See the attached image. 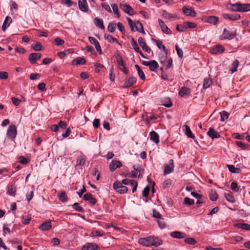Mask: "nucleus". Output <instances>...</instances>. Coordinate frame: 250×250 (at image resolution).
Returning a JSON list of instances; mask_svg holds the SVG:
<instances>
[{"mask_svg":"<svg viewBox=\"0 0 250 250\" xmlns=\"http://www.w3.org/2000/svg\"><path fill=\"white\" fill-rule=\"evenodd\" d=\"M138 243L140 245L147 247L151 246L157 247L162 245L163 241L157 237L149 236L146 237L140 238Z\"/></svg>","mask_w":250,"mask_h":250,"instance_id":"obj_1","label":"nucleus"},{"mask_svg":"<svg viewBox=\"0 0 250 250\" xmlns=\"http://www.w3.org/2000/svg\"><path fill=\"white\" fill-rule=\"evenodd\" d=\"M113 188L117 192L121 194L125 193L128 190L127 188L123 186L122 183L119 181H116L113 184Z\"/></svg>","mask_w":250,"mask_h":250,"instance_id":"obj_2","label":"nucleus"},{"mask_svg":"<svg viewBox=\"0 0 250 250\" xmlns=\"http://www.w3.org/2000/svg\"><path fill=\"white\" fill-rule=\"evenodd\" d=\"M119 7L124 12L130 16L135 14L134 10L129 5L125 3H121L119 5Z\"/></svg>","mask_w":250,"mask_h":250,"instance_id":"obj_3","label":"nucleus"},{"mask_svg":"<svg viewBox=\"0 0 250 250\" xmlns=\"http://www.w3.org/2000/svg\"><path fill=\"white\" fill-rule=\"evenodd\" d=\"M6 134L10 139H14L17 135V128L16 126L15 125H9Z\"/></svg>","mask_w":250,"mask_h":250,"instance_id":"obj_4","label":"nucleus"},{"mask_svg":"<svg viewBox=\"0 0 250 250\" xmlns=\"http://www.w3.org/2000/svg\"><path fill=\"white\" fill-rule=\"evenodd\" d=\"M202 21L205 22H208L213 25L216 24L219 21V19L215 16H204L202 18Z\"/></svg>","mask_w":250,"mask_h":250,"instance_id":"obj_5","label":"nucleus"},{"mask_svg":"<svg viewBox=\"0 0 250 250\" xmlns=\"http://www.w3.org/2000/svg\"><path fill=\"white\" fill-rule=\"evenodd\" d=\"M236 36V34L232 32H231L228 29L225 28L223 31V33L222 35L221 39L225 40L229 39L231 40L234 38Z\"/></svg>","mask_w":250,"mask_h":250,"instance_id":"obj_6","label":"nucleus"},{"mask_svg":"<svg viewBox=\"0 0 250 250\" xmlns=\"http://www.w3.org/2000/svg\"><path fill=\"white\" fill-rule=\"evenodd\" d=\"M127 21L128 22V24L132 31H138L140 28L139 25L138 23H141L139 21H137L134 23L133 21L129 18H127Z\"/></svg>","mask_w":250,"mask_h":250,"instance_id":"obj_7","label":"nucleus"},{"mask_svg":"<svg viewBox=\"0 0 250 250\" xmlns=\"http://www.w3.org/2000/svg\"><path fill=\"white\" fill-rule=\"evenodd\" d=\"M42 57L41 53H32L29 54L28 60L32 64H35Z\"/></svg>","mask_w":250,"mask_h":250,"instance_id":"obj_8","label":"nucleus"},{"mask_svg":"<svg viewBox=\"0 0 250 250\" xmlns=\"http://www.w3.org/2000/svg\"><path fill=\"white\" fill-rule=\"evenodd\" d=\"M88 40H89V42L91 44L95 45L97 51L100 54H102V51L100 43L98 42V41L96 40V39H95V38L92 37H89Z\"/></svg>","mask_w":250,"mask_h":250,"instance_id":"obj_9","label":"nucleus"},{"mask_svg":"<svg viewBox=\"0 0 250 250\" xmlns=\"http://www.w3.org/2000/svg\"><path fill=\"white\" fill-rule=\"evenodd\" d=\"M158 22L163 32L168 35H170L172 33L171 30L161 19H158Z\"/></svg>","mask_w":250,"mask_h":250,"instance_id":"obj_10","label":"nucleus"},{"mask_svg":"<svg viewBox=\"0 0 250 250\" xmlns=\"http://www.w3.org/2000/svg\"><path fill=\"white\" fill-rule=\"evenodd\" d=\"M222 16L225 19H228L230 21H235L240 19L241 16L239 14L236 13L228 14L225 13L222 15Z\"/></svg>","mask_w":250,"mask_h":250,"instance_id":"obj_11","label":"nucleus"},{"mask_svg":"<svg viewBox=\"0 0 250 250\" xmlns=\"http://www.w3.org/2000/svg\"><path fill=\"white\" fill-rule=\"evenodd\" d=\"M138 43L143 49L147 53H150L151 52V49L146 45L142 37H140L138 38Z\"/></svg>","mask_w":250,"mask_h":250,"instance_id":"obj_12","label":"nucleus"},{"mask_svg":"<svg viewBox=\"0 0 250 250\" xmlns=\"http://www.w3.org/2000/svg\"><path fill=\"white\" fill-rule=\"evenodd\" d=\"M225 50V47L221 45H216L210 49V52L213 54L222 53Z\"/></svg>","mask_w":250,"mask_h":250,"instance_id":"obj_13","label":"nucleus"},{"mask_svg":"<svg viewBox=\"0 0 250 250\" xmlns=\"http://www.w3.org/2000/svg\"><path fill=\"white\" fill-rule=\"evenodd\" d=\"M78 5L81 11L85 12L88 11V7L86 0H79Z\"/></svg>","mask_w":250,"mask_h":250,"instance_id":"obj_14","label":"nucleus"},{"mask_svg":"<svg viewBox=\"0 0 250 250\" xmlns=\"http://www.w3.org/2000/svg\"><path fill=\"white\" fill-rule=\"evenodd\" d=\"M182 9L183 13L187 16H190L194 17L196 15V13L195 11L191 7L184 6Z\"/></svg>","mask_w":250,"mask_h":250,"instance_id":"obj_15","label":"nucleus"},{"mask_svg":"<svg viewBox=\"0 0 250 250\" xmlns=\"http://www.w3.org/2000/svg\"><path fill=\"white\" fill-rule=\"evenodd\" d=\"M170 236L177 239H183L187 237V234L183 232L174 231L170 233Z\"/></svg>","mask_w":250,"mask_h":250,"instance_id":"obj_16","label":"nucleus"},{"mask_svg":"<svg viewBox=\"0 0 250 250\" xmlns=\"http://www.w3.org/2000/svg\"><path fill=\"white\" fill-rule=\"evenodd\" d=\"M174 170V162L172 159L169 161V165H166L165 167V174H169Z\"/></svg>","mask_w":250,"mask_h":250,"instance_id":"obj_17","label":"nucleus"},{"mask_svg":"<svg viewBox=\"0 0 250 250\" xmlns=\"http://www.w3.org/2000/svg\"><path fill=\"white\" fill-rule=\"evenodd\" d=\"M98 249L99 247L97 244L88 243L83 246L82 250H98Z\"/></svg>","mask_w":250,"mask_h":250,"instance_id":"obj_18","label":"nucleus"},{"mask_svg":"<svg viewBox=\"0 0 250 250\" xmlns=\"http://www.w3.org/2000/svg\"><path fill=\"white\" fill-rule=\"evenodd\" d=\"M207 134L212 139H214L215 138H219L220 137V135L219 133L215 131L214 129L212 127H210L209 128L208 131L207 132Z\"/></svg>","mask_w":250,"mask_h":250,"instance_id":"obj_19","label":"nucleus"},{"mask_svg":"<svg viewBox=\"0 0 250 250\" xmlns=\"http://www.w3.org/2000/svg\"><path fill=\"white\" fill-rule=\"evenodd\" d=\"M136 82V79L135 77H131L126 80L123 85V87L124 88H128L131 86Z\"/></svg>","mask_w":250,"mask_h":250,"instance_id":"obj_20","label":"nucleus"},{"mask_svg":"<svg viewBox=\"0 0 250 250\" xmlns=\"http://www.w3.org/2000/svg\"><path fill=\"white\" fill-rule=\"evenodd\" d=\"M122 163L119 161L113 160L109 165L110 170L114 171L116 168L121 167Z\"/></svg>","mask_w":250,"mask_h":250,"instance_id":"obj_21","label":"nucleus"},{"mask_svg":"<svg viewBox=\"0 0 250 250\" xmlns=\"http://www.w3.org/2000/svg\"><path fill=\"white\" fill-rule=\"evenodd\" d=\"M117 62L120 70L123 72L125 74H127L128 70L126 68L122 58H121L120 59H118Z\"/></svg>","mask_w":250,"mask_h":250,"instance_id":"obj_22","label":"nucleus"},{"mask_svg":"<svg viewBox=\"0 0 250 250\" xmlns=\"http://www.w3.org/2000/svg\"><path fill=\"white\" fill-rule=\"evenodd\" d=\"M93 22L97 28L101 29H104L105 28L103 23V21L102 19H100L98 17H96L94 19Z\"/></svg>","mask_w":250,"mask_h":250,"instance_id":"obj_23","label":"nucleus"},{"mask_svg":"<svg viewBox=\"0 0 250 250\" xmlns=\"http://www.w3.org/2000/svg\"><path fill=\"white\" fill-rule=\"evenodd\" d=\"M250 11V4L244 3L242 4L239 2V12H246Z\"/></svg>","mask_w":250,"mask_h":250,"instance_id":"obj_24","label":"nucleus"},{"mask_svg":"<svg viewBox=\"0 0 250 250\" xmlns=\"http://www.w3.org/2000/svg\"><path fill=\"white\" fill-rule=\"evenodd\" d=\"M150 138L151 141L156 144L159 143V135L154 131H152L150 133Z\"/></svg>","mask_w":250,"mask_h":250,"instance_id":"obj_25","label":"nucleus"},{"mask_svg":"<svg viewBox=\"0 0 250 250\" xmlns=\"http://www.w3.org/2000/svg\"><path fill=\"white\" fill-rule=\"evenodd\" d=\"M51 228L50 221H45L42 223L39 227V229L43 231L49 230Z\"/></svg>","mask_w":250,"mask_h":250,"instance_id":"obj_26","label":"nucleus"},{"mask_svg":"<svg viewBox=\"0 0 250 250\" xmlns=\"http://www.w3.org/2000/svg\"><path fill=\"white\" fill-rule=\"evenodd\" d=\"M86 158L84 155L79 156L77 159L76 166L83 167L85 163Z\"/></svg>","mask_w":250,"mask_h":250,"instance_id":"obj_27","label":"nucleus"},{"mask_svg":"<svg viewBox=\"0 0 250 250\" xmlns=\"http://www.w3.org/2000/svg\"><path fill=\"white\" fill-rule=\"evenodd\" d=\"M86 63L85 59L83 57H77L74 59L72 62V64L78 65V64H84Z\"/></svg>","mask_w":250,"mask_h":250,"instance_id":"obj_28","label":"nucleus"},{"mask_svg":"<svg viewBox=\"0 0 250 250\" xmlns=\"http://www.w3.org/2000/svg\"><path fill=\"white\" fill-rule=\"evenodd\" d=\"M12 20L11 17L9 16H7L5 18V19L3 23L2 26V30L3 31H5L6 29L10 25V23L12 22Z\"/></svg>","mask_w":250,"mask_h":250,"instance_id":"obj_29","label":"nucleus"},{"mask_svg":"<svg viewBox=\"0 0 250 250\" xmlns=\"http://www.w3.org/2000/svg\"><path fill=\"white\" fill-rule=\"evenodd\" d=\"M58 197L59 200L62 202H65L67 200V196L63 191H60L58 193Z\"/></svg>","mask_w":250,"mask_h":250,"instance_id":"obj_30","label":"nucleus"},{"mask_svg":"<svg viewBox=\"0 0 250 250\" xmlns=\"http://www.w3.org/2000/svg\"><path fill=\"white\" fill-rule=\"evenodd\" d=\"M152 41L153 42H156L157 46L160 49H163L164 51L166 52V53L167 54V48L165 47V46L163 44V42L162 41L154 39H152Z\"/></svg>","mask_w":250,"mask_h":250,"instance_id":"obj_31","label":"nucleus"},{"mask_svg":"<svg viewBox=\"0 0 250 250\" xmlns=\"http://www.w3.org/2000/svg\"><path fill=\"white\" fill-rule=\"evenodd\" d=\"M183 127L185 128V134L189 138L194 139L195 138L194 135L192 133L190 127L187 125H184Z\"/></svg>","mask_w":250,"mask_h":250,"instance_id":"obj_32","label":"nucleus"},{"mask_svg":"<svg viewBox=\"0 0 250 250\" xmlns=\"http://www.w3.org/2000/svg\"><path fill=\"white\" fill-rule=\"evenodd\" d=\"M238 65V60H235L229 67V71H231V73H233L237 70Z\"/></svg>","mask_w":250,"mask_h":250,"instance_id":"obj_33","label":"nucleus"},{"mask_svg":"<svg viewBox=\"0 0 250 250\" xmlns=\"http://www.w3.org/2000/svg\"><path fill=\"white\" fill-rule=\"evenodd\" d=\"M190 89L185 86H183L181 88L179 92V95L181 97H184L186 95H188L190 93Z\"/></svg>","mask_w":250,"mask_h":250,"instance_id":"obj_34","label":"nucleus"},{"mask_svg":"<svg viewBox=\"0 0 250 250\" xmlns=\"http://www.w3.org/2000/svg\"><path fill=\"white\" fill-rule=\"evenodd\" d=\"M162 15L164 18H165L166 19H168L175 18H177V15L176 14H172L169 13L166 10H163Z\"/></svg>","mask_w":250,"mask_h":250,"instance_id":"obj_35","label":"nucleus"},{"mask_svg":"<svg viewBox=\"0 0 250 250\" xmlns=\"http://www.w3.org/2000/svg\"><path fill=\"white\" fill-rule=\"evenodd\" d=\"M235 227L243 229L250 230V225L246 223H237L235 225Z\"/></svg>","mask_w":250,"mask_h":250,"instance_id":"obj_36","label":"nucleus"},{"mask_svg":"<svg viewBox=\"0 0 250 250\" xmlns=\"http://www.w3.org/2000/svg\"><path fill=\"white\" fill-rule=\"evenodd\" d=\"M159 67L158 62L155 60L150 61V63L149 66V69L152 71H155L156 69Z\"/></svg>","mask_w":250,"mask_h":250,"instance_id":"obj_37","label":"nucleus"},{"mask_svg":"<svg viewBox=\"0 0 250 250\" xmlns=\"http://www.w3.org/2000/svg\"><path fill=\"white\" fill-rule=\"evenodd\" d=\"M239 2H236L234 4L230 3L227 8L232 11L239 12Z\"/></svg>","mask_w":250,"mask_h":250,"instance_id":"obj_38","label":"nucleus"},{"mask_svg":"<svg viewBox=\"0 0 250 250\" xmlns=\"http://www.w3.org/2000/svg\"><path fill=\"white\" fill-rule=\"evenodd\" d=\"M117 24L116 21L110 22L107 26V30L110 33H113L116 28Z\"/></svg>","mask_w":250,"mask_h":250,"instance_id":"obj_39","label":"nucleus"},{"mask_svg":"<svg viewBox=\"0 0 250 250\" xmlns=\"http://www.w3.org/2000/svg\"><path fill=\"white\" fill-rule=\"evenodd\" d=\"M135 67L137 70L138 74L140 77V78L142 80H145V75L144 74V73L143 72V70L140 68V66L138 64L135 65Z\"/></svg>","mask_w":250,"mask_h":250,"instance_id":"obj_40","label":"nucleus"},{"mask_svg":"<svg viewBox=\"0 0 250 250\" xmlns=\"http://www.w3.org/2000/svg\"><path fill=\"white\" fill-rule=\"evenodd\" d=\"M184 29L186 28H194L197 26V24L195 23L191 22H185L183 23Z\"/></svg>","mask_w":250,"mask_h":250,"instance_id":"obj_41","label":"nucleus"},{"mask_svg":"<svg viewBox=\"0 0 250 250\" xmlns=\"http://www.w3.org/2000/svg\"><path fill=\"white\" fill-rule=\"evenodd\" d=\"M227 167L229 169V171L234 173H238L240 171V169L235 167L233 165H227Z\"/></svg>","mask_w":250,"mask_h":250,"instance_id":"obj_42","label":"nucleus"},{"mask_svg":"<svg viewBox=\"0 0 250 250\" xmlns=\"http://www.w3.org/2000/svg\"><path fill=\"white\" fill-rule=\"evenodd\" d=\"M16 191V188L14 187L13 185L8 186L7 193L9 195L15 196Z\"/></svg>","mask_w":250,"mask_h":250,"instance_id":"obj_43","label":"nucleus"},{"mask_svg":"<svg viewBox=\"0 0 250 250\" xmlns=\"http://www.w3.org/2000/svg\"><path fill=\"white\" fill-rule=\"evenodd\" d=\"M212 84V81L209 78H206L204 80L203 87L205 89L208 88Z\"/></svg>","mask_w":250,"mask_h":250,"instance_id":"obj_44","label":"nucleus"},{"mask_svg":"<svg viewBox=\"0 0 250 250\" xmlns=\"http://www.w3.org/2000/svg\"><path fill=\"white\" fill-rule=\"evenodd\" d=\"M72 207L73 208L80 212L83 213L84 212L83 208L80 206V204L78 203H74L72 205Z\"/></svg>","mask_w":250,"mask_h":250,"instance_id":"obj_45","label":"nucleus"},{"mask_svg":"<svg viewBox=\"0 0 250 250\" xmlns=\"http://www.w3.org/2000/svg\"><path fill=\"white\" fill-rule=\"evenodd\" d=\"M104 38L105 39L107 40L109 42H118V41L117 39L113 37L110 35L105 34L104 35Z\"/></svg>","mask_w":250,"mask_h":250,"instance_id":"obj_46","label":"nucleus"},{"mask_svg":"<svg viewBox=\"0 0 250 250\" xmlns=\"http://www.w3.org/2000/svg\"><path fill=\"white\" fill-rule=\"evenodd\" d=\"M32 48H33L35 51H41L42 50V45L41 43L37 42L35 44H33L31 46Z\"/></svg>","mask_w":250,"mask_h":250,"instance_id":"obj_47","label":"nucleus"},{"mask_svg":"<svg viewBox=\"0 0 250 250\" xmlns=\"http://www.w3.org/2000/svg\"><path fill=\"white\" fill-rule=\"evenodd\" d=\"M221 115V122H224L226 120H227L229 116V114L228 112L226 111H223L222 112H220Z\"/></svg>","mask_w":250,"mask_h":250,"instance_id":"obj_48","label":"nucleus"},{"mask_svg":"<svg viewBox=\"0 0 250 250\" xmlns=\"http://www.w3.org/2000/svg\"><path fill=\"white\" fill-rule=\"evenodd\" d=\"M224 196L225 197V198L226 199V200L229 201V202L230 203H234L235 202V199H234V196L229 194V193H224Z\"/></svg>","mask_w":250,"mask_h":250,"instance_id":"obj_49","label":"nucleus"},{"mask_svg":"<svg viewBox=\"0 0 250 250\" xmlns=\"http://www.w3.org/2000/svg\"><path fill=\"white\" fill-rule=\"evenodd\" d=\"M218 194L215 191L211 190L209 194V198L212 201H216L218 199Z\"/></svg>","mask_w":250,"mask_h":250,"instance_id":"obj_50","label":"nucleus"},{"mask_svg":"<svg viewBox=\"0 0 250 250\" xmlns=\"http://www.w3.org/2000/svg\"><path fill=\"white\" fill-rule=\"evenodd\" d=\"M157 223L160 228L163 229L167 227L166 223L163 218H160L157 220Z\"/></svg>","mask_w":250,"mask_h":250,"instance_id":"obj_51","label":"nucleus"},{"mask_svg":"<svg viewBox=\"0 0 250 250\" xmlns=\"http://www.w3.org/2000/svg\"><path fill=\"white\" fill-rule=\"evenodd\" d=\"M184 241L185 243L191 245H194L197 243V241L193 238H186Z\"/></svg>","mask_w":250,"mask_h":250,"instance_id":"obj_52","label":"nucleus"},{"mask_svg":"<svg viewBox=\"0 0 250 250\" xmlns=\"http://www.w3.org/2000/svg\"><path fill=\"white\" fill-rule=\"evenodd\" d=\"M131 45L132 46L133 48L136 52H137L138 51H140V49L138 44H137V42L134 40V38H133L131 39Z\"/></svg>","mask_w":250,"mask_h":250,"instance_id":"obj_53","label":"nucleus"},{"mask_svg":"<svg viewBox=\"0 0 250 250\" xmlns=\"http://www.w3.org/2000/svg\"><path fill=\"white\" fill-rule=\"evenodd\" d=\"M113 11L114 13L117 16V18H119L120 15L118 11V5L117 4H113L111 5Z\"/></svg>","mask_w":250,"mask_h":250,"instance_id":"obj_54","label":"nucleus"},{"mask_svg":"<svg viewBox=\"0 0 250 250\" xmlns=\"http://www.w3.org/2000/svg\"><path fill=\"white\" fill-rule=\"evenodd\" d=\"M184 203L186 205L190 206L194 204V201L193 199L187 197L184 198Z\"/></svg>","mask_w":250,"mask_h":250,"instance_id":"obj_55","label":"nucleus"},{"mask_svg":"<svg viewBox=\"0 0 250 250\" xmlns=\"http://www.w3.org/2000/svg\"><path fill=\"white\" fill-rule=\"evenodd\" d=\"M149 191H150V188L148 186H147L146 187L144 188V189L143 191V193H142L143 196L145 197H147L149 195Z\"/></svg>","mask_w":250,"mask_h":250,"instance_id":"obj_56","label":"nucleus"},{"mask_svg":"<svg viewBox=\"0 0 250 250\" xmlns=\"http://www.w3.org/2000/svg\"><path fill=\"white\" fill-rule=\"evenodd\" d=\"M175 49L176 50L177 55L180 58H182L183 57V52L182 49H181L178 45H176Z\"/></svg>","mask_w":250,"mask_h":250,"instance_id":"obj_57","label":"nucleus"},{"mask_svg":"<svg viewBox=\"0 0 250 250\" xmlns=\"http://www.w3.org/2000/svg\"><path fill=\"white\" fill-rule=\"evenodd\" d=\"M54 42L57 45H62L64 43V40L59 37L56 38L54 40Z\"/></svg>","mask_w":250,"mask_h":250,"instance_id":"obj_58","label":"nucleus"},{"mask_svg":"<svg viewBox=\"0 0 250 250\" xmlns=\"http://www.w3.org/2000/svg\"><path fill=\"white\" fill-rule=\"evenodd\" d=\"M163 105L167 107H170L172 105V103L170 98L166 99Z\"/></svg>","mask_w":250,"mask_h":250,"instance_id":"obj_59","label":"nucleus"},{"mask_svg":"<svg viewBox=\"0 0 250 250\" xmlns=\"http://www.w3.org/2000/svg\"><path fill=\"white\" fill-rule=\"evenodd\" d=\"M236 145L243 149H246L247 148L246 144L242 142L237 141L236 142Z\"/></svg>","mask_w":250,"mask_h":250,"instance_id":"obj_60","label":"nucleus"},{"mask_svg":"<svg viewBox=\"0 0 250 250\" xmlns=\"http://www.w3.org/2000/svg\"><path fill=\"white\" fill-rule=\"evenodd\" d=\"M94 66H95V72L96 73H99L100 70V68H103L104 67V66L98 62H96L94 63Z\"/></svg>","mask_w":250,"mask_h":250,"instance_id":"obj_61","label":"nucleus"},{"mask_svg":"<svg viewBox=\"0 0 250 250\" xmlns=\"http://www.w3.org/2000/svg\"><path fill=\"white\" fill-rule=\"evenodd\" d=\"M230 189L235 192L238 191L239 188L236 182H232L230 185Z\"/></svg>","mask_w":250,"mask_h":250,"instance_id":"obj_62","label":"nucleus"},{"mask_svg":"<svg viewBox=\"0 0 250 250\" xmlns=\"http://www.w3.org/2000/svg\"><path fill=\"white\" fill-rule=\"evenodd\" d=\"M40 78V75L38 73H31L29 77V78L31 80L39 79Z\"/></svg>","mask_w":250,"mask_h":250,"instance_id":"obj_63","label":"nucleus"},{"mask_svg":"<svg viewBox=\"0 0 250 250\" xmlns=\"http://www.w3.org/2000/svg\"><path fill=\"white\" fill-rule=\"evenodd\" d=\"M8 77V73L5 71H0V79H4L6 80Z\"/></svg>","mask_w":250,"mask_h":250,"instance_id":"obj_64","label":"nucleus"}]
</instances>
